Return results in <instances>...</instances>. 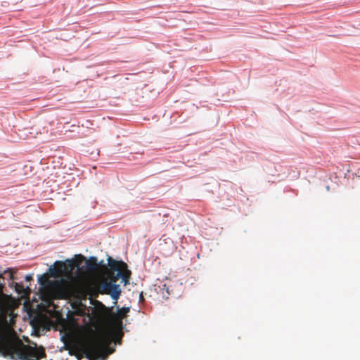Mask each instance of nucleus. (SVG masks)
Returning a JSON list of instances; mask_svg holds the SVG:
<instances>
[{"mask_svg": "<svg viewBox=\"0 0 360 360\" xmlns=\"http://www.w3.org/2000/svg\"><path fill=\"white\" fill-rule=\"evenodd\" d=\"M22 288H23L22 285H19L18 283H15V290H16V291L20 292L21 289H22Z\"/></svg>", "mask_w": 360, "mask_h": 360, "instance_id": "10", "label": "nucleus"}, {"mask_svg": "<svg viewBox=\"0 0 360 360\" xmlns=\"http://www.w3.org/2000/svg\"><path fill=\"white\" fill-rule=\"evenodd\" d=\"M15 273L12 269H8L6 271H4V274H9L10 279L14 280L15 278L13 276V274Z\"/></svg>", "mask_w": 360, "mask_h": 360, "instance_id": "9", "label": "nucleus"}, {"mask_svg": "<svg viewBox=\"0 0 360 360\" xmlns=\"http://www.w3.org/2000/svg\"><path fill=\"white\" fill-rule=\"evenodd\" d=\"M109 272L108 278L109 282L115 283L119 278H122L124 284L126 285L129 283L131 276V271L127 269V264L122 261H117L111 257L108 259Z\"/></svg>", "mask_w": 360, "mask_h": 360, "instance_id": "4", "label": "nucleus"}, {"mask_svg": "<svg viewBox=\"0 0 360 360\" xmlns=\"http://www.w3.org/2000/svg\"><path fill=\"white\" fill-rule=\"evenodd\" d=\"M72 268V262L70 260L66 262L58 261L55 266L50 269L51 275L53 277H59L63 274L69 273Z\"/></svg>", "mask_w": 360, "mask_h": 360, "instance_id": "6", "label": "nucleus"}, {"mask_svg": "<svg viewBox=\"0 0 360 360\" xmlns=\"http://www.w3.org/2000/svg\"><path fill=\"white\" fill-rule=\"evenodd\" d=\"M140 299H141H141H143L142 293H141V295H140Z\"/></svg>", "mask_w": 360, "mask_h": 360, "instance_id": "12", "label": "nucleus"}, {"mask_svg": "<svg viewBox=\"0 0 360 360\" xmlns=\"http://www.w3.org/2000/svg\"><path fill=\"white\" fill-rule=\"evenodd\" d=\"M86 268L88 271H96L98 269V264L97 262L96 257H91L86 262Z\"/></svg>", "mask_w": 360, "mask_h": 360, "instance_id": "7", "label": "nucleus"}, {"mask_svg": "<svg viewBox=\"0 0 360 360\" xmlns=\"http://www.w3.org/2000/svg\"><path fill=\"white\" fill-rule=\"evenodd\" d=\"M4 350L7 355L15 360H39L46 357L45 350L42 347L26 345L20 340L7 343Z\"/></svg>", "mask_w": 360, "mask_h": 360, "instance_id": "2", "label": "nucleus"}, {"mask_svg": "<svg viewBox=\"0 0 360 360\" xmlns=\"http://www.w3.org/2000/svg\"><path fill=\"white\" fill-rule=\"evenodd\" d=\"M129 311V307H122V308L118 309L117 316V319H118L119 326H122V320L127 316V314Z\"/></svg>", "mask_w": 360, "mask_h": 360, "instance_id": "8", "label": "nucleus"}, {"mask_svg": "<svg viewBox=\"0 0 360 360\" xmlns=\"http://www.w3.org/2000/svg\"><path fill=\"white\" fill-rule=\"evenodd\" d=\"M38 281L51 295L59 299H66L74 296L77 290L75 283L63 279L51 281L45 275H41Z\"/></svg>", "mask_w": 360, "mask_h": 360, "instance_id": "3", "label": "nucleus"}, {"mask_svg": "<svg viewBox=\"0 0 360 360\" xmlns=\"http://www.w3.org/2000/svg\"><path fill=\"white\" fill-rule=\"evenodd\" d=\"M32 279V276H31V275H27V276H25V280H26L27 281H31Z\"/></svg>", "mask_w": 360, "mask_h": 360, "instance_id": "11", "label": "nucleus"}, {"mask_svg": "<svg viewBox=\"0 0 360 360\" xmlns=\"http://www.w3.org/2000/svg\"><path fill=\"white\" fill-rule=\"evenodd\" d=\"M98 289L101 294L110 295L115 301L119 299L122 292L119 285L107 281L101 282Z\"/></svg>", "mask_w": 360, "mask_h": 360, "instance_id": "5", "label": "nucleus"}, {"mask_svg": "<svg viewBox=\"0 0 360 360\" xmlns=\"http://www.w3.org/2000/svg\"><path fill=\"white\" fill-rule=\"evenodd\" d=\"M111 341L112 337L109 333L101 332L94 337L83 340L80 344V351L89 360L105 358L114 351L109 347Z\"/></svg>", "mask_w": 360, "mask_h": 360, "instance_id": "1", "label": "nucleus"}]
</instances>
